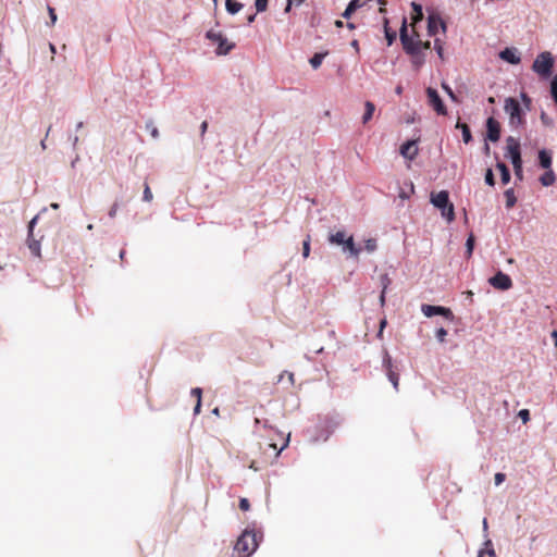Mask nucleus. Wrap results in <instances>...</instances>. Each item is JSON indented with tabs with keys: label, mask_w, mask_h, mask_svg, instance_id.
<instances>
[{
	"label": "nucleus",
	"mask_w": 557,
	"mask_h": 557,
	"mask_svg": "<svg viewBox=\"0 0 557 557\" xmlns=\"http://www.w3.org/2000/svg\"><path fill=\"white\" fill-rule=\"evenodd\" d=\"M263 537L261 531L255 528H246L236 541L234 550L238 553V557H250L259 546Z\"/></svg>",
	"instance_id": "nucleus-1"
},
{
	"label": "nucleus",
	"mask_w": 557,
	"mask_h": 557,
	"mask_svg": "<svg viewBox=\"0 0 557 557\" xmlns=\"http://www.w3.org/2000/svg\"><path fill=\"white\" fill-rule=\"evenodd\" d=\"M556 59L550 51L540 52L532 63V71L540 77L541 81H548L554 75Z\"/></svg>",
	"instance_id": "nucleus-2"
},
{
	"label": "nucleus",
	"mask_w": 557,
	"mask_h": 557,
	"mask_svg": "<svg viewBox=\"0 0 557 557\" xmlns=\"http://www.w3.org/2000/svg\"><path fill=\"white\" fill-rule=\"evenodd\" d=\"M430 202L441 211L442 216L447 222L450 223L455 220V207L449 199V193L447 190L431 193Z\"/></svg>",
	"instance_id": "nucleus-3"
},
{
	"label": "nucleus",
	"mask_w": 557,
	"mask_h": 557,
	"mask_svg": "<svg viewBox=\"0 0 557 557\" xmlns=\"http://www.w3.org/2000/svg\"><path fill=\"white\" fill-rule=\"evenodd\" d=\"M504 110L509 115V125L511 127H523L527 124L525 111L516 98H506Z\"/></svg>",
	"instance_id": "nucleus-4"
},
{
	"label": "nucleus",
	"mask_w": 557,
	"mask_h": 557,
	"mask_svg": "<svg viewBox=\"0 0 557 557\" xmlns=\"http://www.w3.org/2000/svg\"><path fill=\"white\" fill-rule=\"evenodd\" d=\"M399 39L404 51L408 55L419 54L420 50H422V41L420 39H414L408 33V22L406 16H404L401 21L399 28Z\"/></svg>",
	"instance_id": "nucleus-5"
},
{
	"label": "nucleus",
	"mask_w": 557,
	"mask_h": 557,
	"mask_svg": "<svg viewBox=\"0 0 557 557\" xmlns=\"http://www.w3.org/2000/svg\"><path fill=\"white\" fill-rule=\"evenodd\" d=\"M47 208H42L38 214H36L29 222H28V226H27V246H28V249L30 250L32 255L35 256V257H40L41 256V246H40V240L42 239L44 236H40V238H35V235H34V228L40 218V215L42 213H46L47 212Z\"/></svg>",
	"instance_id": "nucleus-6"
},
{
	"label": "nucleus",
	"mask_w": 557,
	"mask_h": 557,
	"mask_svg": "<svg viewBox=\"0 0 557 557\" xmlns=\"http://www.w3.org/2000/svg\"><path fill=\"white\" fill-rule=\"evenodd\" d=\"M206 38L218 45L215 50L218 55H226L235 48V44L230 42L221 32L210 29L206 33Z\"/></svg>",
	"instance_id": "nucleus-7"
},
{
	"label": "nucleus",
	"mask_w": 557,
	"mask_h": 557,
	"mask_svg": "<svg viewBox=\"0 0 557 557\" xmlns=\"http://www.w3.org/2000/svg\"><path fill=\"white\" fill-rule=\"evenodd\" d=\"M421 311L426 318L441 315L448 321L455 320L451 309L444 306L423 304L421 306Z\"/></svg>",
	"instance_id": "nucleus-8"
},
{
	"label": "nucleus",
	"mask_w": 557,
	"mask_h": 557,
	"mask_svg": "<svg viewBox=\"0 0 557 557\" xmlns=\"http://www.w3.org/2000/svg\"><path fill=\"white\" fill-rule=\"evenodd\" d=\"M429 106L436 112L437 115H447V108L441 98L438 91L433 87L425 89Z\"/></svg>",
	"instance_id": "nucleus-9"
},
{
	"label": "nucleus",
	"mask_w": 557,
	"mask_h": 557,
	"mask_svg": "<svg viewBox=\"0 0 557 557\" xmlns=\"http://www.w3.org/2000/svg\"><path fill=\"white\" fill-rule=\"evenodd\" d=\"M440 28L445 34L447 32V24L445 21H443L440 13L432 11L428 16V35L430 37L435 36L438 33Z\"/></svg>",
	"instance_id": "nucleus-10"
},
{
	"label": "nucleus",
	"mask_w": 557,
	"mask_h": 557,
	"mask_svg": "<svg viewBox=\"0 0 557 557\" xmlns=\"http://www.w3.org/2000/svg\"><path fill=\"white\" fill-rule=\"evenodd\" d=\"M506 141L507 146L505 157L508 158L512 164L522 162L521 147L519 140L513 138L512 136H509L507 137Z\"/></svg>",
	"instance_id": "nucleus-11"
},
{
	"label": "nucleus",
	"mask_w": 557,
	"mask_h": 557,
	"mask_svg": "<svg viewBox=\"0 0 557 557\" xmlns=\"http://www.w3.org/2000/svg\"><path fill=\"white\" fill-rule=\"evenodd\" d=\"M488 283L498 290H508L512 287L511 277L500 270L488 278Z\"/></svg>",
	"instance_id": "nucleus-12"
},
{
	"label": "nucleus",
	"mask_w": 557,
	"mask_h": 557,
	"mask_svg": "<svg viewBox=\"0 0 557 557\" xmlns=\"http://www.w3.org/2000/svg\"><path fill=\"white\" fill-rule=\"evenodd\" d=\"M486 134L485 140L496 143L500 138L502 128L500 123L493 116H490L485 121Z\"/></svg>",
	"instance_id": "nucleus-13"
},
{
	"label": "nucleus",
	"mask_w": 557,
	"mask_h": 557,
	"mask_svg": "<svg viewBox=\"0 0 557 557\" xmlns=\"http://www.w3.org/2000/svg\"><path fill=\"white\" fill-rule=\"evenodd\" d=\"M383 368L386 371V375L388 377V381L393 384V387L397 391L398 389V382H399V375L397 373V368L394 367L393 360L391 356L386 352L383 358Z\"/></svg>",
	"instance_id": "nucleus-14"
},
{
	"label": "nucleus",
	"mask_w": 557,
	"mask_h": 557,
	"mask_svg": "<svg viewBox=\"0 0 557 557\" xmlns=\"http://www.w3.org/2000/svg\"><path fill=\"white\" fill-rule=\"evenodd\" d=\"M498 58L511 65H518L521 62L520 53L515 47L504 48L498 52Z\"/></svg>",
	"instance_id": "nucleus-15"
},
{
	"label": "nucleus",
	"mask_w": 557,
	"mask_h": 557,
	"mask_svg": "<svg viewBox=\"0 0 557 557\" xmlns=\"http://www.w3.org/2000/svg\"><path fill=\"white\" fill-rule=\"evenodd\" d=\"M400 154L410 161L414 160L418 154L417 140L408 139L401 144L399 149Z\"/></svg>",
	"instance_id": "nucleus-16"
},
{
	"label": "nucleus",
	"mask_w": 557,
	"mask_h": 557,
	"mask_svg": "<svg viewBox=\"0 0 557 557\" xmlns=\"http://www.w3.org/2000/svg\"><path fill=\"white\" fill-rule=\"evenodd\" d=\"M342 248L343 253L348 257L358 258L361 252V247H358L355 244L354 236L349 235L344 244L339 246Z\"/></svg>",
	"instance_id": "nucleus-17"
},
{
	"label": "nucleus",
	"mask_w": 557,
	"mask_h": 557,
	"mask_svg": "<svg viewBox=\"0 0 557 557\" xmlns=\"http://www.w3.org/2000/svg\"><path fill=\"white\" fill-rule=\"evenodd\" d=\"M553 157L550 150L543 148L537 152V164L543 170L552 169Z\"/></svg>",
	"instance_id": "nucleus-18"
},
{
	"label": "nucleus",
	"mask_w": 557,
	"mask_h": 557,
	"mask_svg": "<svg viewBox=\"0 0 557 557\" xmlns=\"http://www.w3.org/2000/svg\"><path fill=\"white\" fill-rule=\"evenodd\" d=\"M366 5L364 0H350L345 8L344 12L342 13V16L346 20H349L351 15L360 8Z\"/></svg>",
	"instance_id": "nucleus-19"
},
{
	"label": "nucleus",
	"mask_w": 557,
	"mask_h": 557,
	"mask_svg": "<svg viewBox=\"0 0 557 557\" xmlns=\"http://www.w3.org/2000/svg\"><path fill=\"white\" fill-rule=\"evenodd\" d=\"M383 28L387 46H392L396 41L397 33L389 27V20L387 17L383 18Z\"/></svg>",
	"instance_id": "nucleus-20"
},
{
	"label": "nucleus",
	"mask_w": 557,
	"mask_h": 557,
	"mask_svg": "<svg viewBox=\"0 0 557 557\" xmlns=\"http://www.w3.org/2000/svg\"><path fill=\"white\" fill-rule=\"evenodd\" d=\"M496 169L500 173L502 184H504V185L509 184L511 181V173H510L509 168L506 165V163H504L503 161H497Z\"/></svg>",
	"instance_id": "nucleus-21"
},
{
	"label": "nucleus",
	"mask_w": 557,
	"mask_h": 557,
	"mask_svg": "<svg viewBox=\"0 0 557 557\" xmlns=\"http://www.w3.org/2000/svg\"><path fill=\"white\" fill-rule=\"evenodd\" d=\"M539 181L544 187L553 186L556 182V174L553 169L545 170V172L540 176Z\"/></svg>",
	"instance_id": "nucleus-22"
},
{
	"label": "nucleus",
	"mask_w": 557,
	"mask_h": 557,
	"mask_svg": "<svg viewBox=\"0 0 557 557\" xmlns=\"http://www.w3.org/2000/svg\"><path fill=\"white\" fill-rule=\"evenodd\" d=\"M347 235L344 231H337L336 233H331L329 235V243L331 245H336V246H341L342 244L345 243V240L347 239Z\"/></svg>",
	"instance_id": "nucleus-23"
},
{
	"label": "nucleus",
	"mask_w": 557,
	"mask_h": 557,
	"mask_svg": "<svg viewBox=\"0 0 557 557\" xmlns=\"http://www.w3.org/2000/svg\"><path fill=\"white\" fill-rule=\"evenodd\" d=\"M327 54H329V51L313 53L309 59V63L312 66V69H314V70L319 69Z\"/></svg>",
	"instance_id": "nucleus-24"
},
{
	"label": "nucleus",
	"mask_w": 557,
	"mask_h": 557,
	"mask_svg": "<svg viewBox=\"0 0 557 557\" xmlns=\"http://www.w3.org/2000/svg\"><path fill=\"white\" fill-rule=\"evenodd\" d=\"M478 557H496V553L493 547V543L490 539H485L484 549L479 550Z\"/></svg>",
	"instance_id": "nucleus-25"
},
{
	"label": "nucleus",
	"mask_w": 557,
	"mask_h": 557,
	"mask_svg": "<svg viewBox=\"0 0 557 557\" xmlns=\"http://www.w3.org/2000/svg\"><path fill=\"white\" fill-rule=\"evenodd\" d=\"M243 8V3L236 1V0H226L225 1V9L228 14L235 15L237 14Z\"/></svg>",
	"instance_id": "nucleus-26"
},
{
	"label": "nucleus",
	"mask_w": 557,
	"mask_h": 557,
	"mask_svg": "<svg viewBox=\"0 0 557 557\" xmlns=\"http://www.w3.org/2000/svg\"><path fill=\"white\" fill-rule=\"evenodd\" d=\"M375 111V106L371 101H366L364 103V113L362 115V123L367 124L373 116V113Z\"/></svg>",
	"instance_id": "nucleus-27"
},
{
	"label": "nucleus",
	"mask_w": 557,
	"mask_h": 557,
	"mask_svg": "<svg viewBox=\"0 0 557 557\" xmlns=\"http://www.w3.org/2000/svg\"><path fill=\"white\" fill-rule=\"evenodd\" d=\"M504 196L506 198V209H511L517 203V197L515 195L513 188H508L505 190Z\"/></svg>",
	"instance_id": "nucleus-28"
},
{
	"label": "nucleus",
	"mask_w": 557,
	"mask_h": 557,
	"mask_svg": "<svg viewBox=\"0 0 557 557\" xmlns=\"http://www.w3.org/2000/svg\"><path fill=\"white\" fill-rule=\"evenodd\" d=\"M549 81V95L554 102V104L557 107V74H555Z\"/></svg>",
	"instance_id": "nucleus-29"
},
{
	"label": "nucleus",
	"mask_w": 557,
	"mask_h": 557,
	"mask_svg": "<svg viewBox=\"0 0 557 557\" xmlns=\"http://www.w3.org/2000/svg\"><path fill=\"white\" fill-rule=\"evenodd\" d=\"M441 87L453 102H455V103L460 102V99L458 98V96L455 94V91L451 89V87L446 82H442Z\"/></svg>",
	"instance_id": "nucleus-30"
},
{
	"label": "nucleus",
	"mask_w": 557,
	"mask_h": 557,
	"mask_svg": "<svg viewBox=\"0 0 557 557\" xmlns=\"http://www.w3.org/2000/svg\"><path fill=\"white\" fill-rule=\"evenodd\" d=\"M474 246H475V237L472 233H470L466 239V255L468 258H470L472 256Z\"/></svg>",
	"instance_id": "nucleus-31"
},
{
	"label": "nucleus",
	"mask_w": 557,
	"mask_h": 557,
	"mask_svg": "<svg viewBox=\"0 0 557 557\" xmlns=\"http://www.w3.org/2000/svg\"><path fill=\"white\" fill-rule=\"evenodd\" d=\"M410 57L412 58V60H411L412 66L417 70L420 69L425 63V55L422 52V50H420L419 54H414V55H410Z\"/></svg>",
	"instance_id": "nucleus-32"
},
{
	"label": "nucleus",
	"mask_w": 557,
	"mask_h": 557,
	"mask_svg": "<svg viewBox=\"0 0 557 557\" xmlns=\"http://www.w3.org/2000/svg\"><path fill=\"white\" fill-rule=\"evenodd\" d=\"M513 166V172H515V177H516V184L518 182H522L524 176H523V161L522 162H519V163H515L512 164Z\"/></svg>",
	"instance_id": "nucleus-33"
},
{
	"label": "nucleus",
	"mask_w": 557,
	"mask_h": 557,
	"mask_svg": "<svg viewBox=\"0 0 557 557\" xmlns=\"http://www.w3.org/2000/svg\"><path fill=\"white\" fill-rule=\"evenodd\" d=\"M484 181H485L486 185H488L491 187L495 186V183H496L495 175H494L493 170L491 168H488L485 171Z\"/></svg>",
	"instance_id": "nucleus-34"
},
{
	"label": "nucleus",
	"mask_w": 557,
	"mask_h": 557,
	"mask_svg": "<svg viewBox=\"0 0 557 557\" xmlns=\"http://www.w3.org/2000/svg\"><path fill=\"white\" fill-rule=\"evenodd\" d=\"M461 134H462V141L466 145L470 144L473 140L472 133H471V129L469 126H463Z\"/></svg>",
	"instance_id": "nucleus-35"
},
{
	"label": "nucleus",
	"mask_w": 557,
	"mask_h": 557,
	"mask_svg": "<svg viewBox=\"0 0 557 557\" xmlns=\"http://www.w3.org/2000/svg\"><path fill=\"white\" fill-rule=\"evenodd\" d=\"M380 284H381V287H382L381 290H386L387 292V288L392 284V280H391V277L388 276L387 273H384V274H382L380 276Z\"/></svg>",
	"instance_id": "nucleus-36"
},
{
	"label": "nucleus",
	"mask_w": 557,
	"mask_h": 557,
	"mask_svg": "<svg viewBox=\"0 0 557 557\" xmlns=\"http://www.w3.org/2000/svg\"><path fill=\"white\" fill-rule=\"evenodd\" d=\"M47 11H48V14H49V20H50V22L47 23V25L53 26L57 23V20H58L55 10H54V8H52L51 5L48 4L47 5Z\"/></svg>",
	"instance_id": "nucleus-37"
},
{
	"label": "nucleus",
	"mask_w": 557,
	"mask_h": 557,
	"mask_svg": "<svg viewBox=\"0 0 557 557\" xmlns=\"http://www.w3.org/2000/svg\"><path fill=\"white\" fill-rule=\"evenodd\" d=\"M377 248V243H376V239L374 238H369L364 242V249L368 251V252H373L375 251Z\"/></svg>",
	"instance_id": "nucleus-38"
},
{
	"label": "nucleus",
	"mask_w": 557,
	"mask_h": 557,
	"mask_svg": "<svg viewBox=\"0 0 557 557\" xmlns=\"http://www.w3.org/2000/svg\"><path fill=\"white\" fill-rule=\"evenodd\" d=\"M152 198H153L152 191H151L148 183L145 182L144 191H143V200L149 202L152 200Z\"/></svg>",
	"instance_id": "nucleus-39"
},
{
	"label": "nucleus",
	"mask_w": 557,
	"mask_h": 557,
	"mask_svg": "<svg viewBox=\"0 0 557 557\" xmlns=\"http://www.w3.org/2000/svg\"><path fill=\"white\" fill-rule=\"evenodd\" d=\"M434 50L438 58L444 59V48L440 38L434 39Z\"/></svg>",
	"instance_id": "nucleus-40"
},
{
	"label": "nucleus",
	"mask_w": 557,
	"mask_h": 557,
	"mask_svg": "<svg viewBox=\"0 0 557 557\" xmlns=\"http://www.w3.org/2000/svg\"><path fill=\"white\" fill-rule=\"evenodd\" d=\"M411 9L416 13L418 20H421L423 17L422 4L418 2H411Z\"/></svg>",
	"instance_id": "nucleus-41"
},
{
	"label": "nucleus",
	"mask_w": 557,
	"mask_h": 557,
	"mask_svg": "<svg viewBox=\"0 0 557 557\" xmlns=\"http://www.w3.org/2000/svg\"><path fill=\"white\" fill-rule=\"evenodd\" d=\"M304 2L305 0H287L284 12L289 13L293 7H300Z\"/></svg>",
	"instance_id": "nucleus-42"
},
{
	"label": "nucleus",
	"mask_w": 557,
	"mask_h": 557,
	"mask_svg": "<svg viewBox=\"0 0 557 557\" xmlns=\"http://www.w3.org/2000/svg\"><path fill=\"white\" fill-rule=\"evenodd\" d=\"M447 336V331L443 326L435 331V337L440 343H444Z\"/></svg>",
	"instance_id": "nucleus-43"
},
{
	"label": "nucleus",
	"mask_w": 557,
	"mask_h": 557,
	"mask_svg": "<svg viewBox=\"0 0 557 557\" xmlns=\"http://www.w3.org/2000/svg\"><path fill=\"white\" fill-rule=\"evenodd\" d=\"M269 0H255L256 11L258 13L264 12L268 8Z\"/></svg>",
	"instance_id": "nucleus-44"
},
{
	"label": "nucleus",
	"mask_w": 557,
	"mask_h": 557,
	"mask_svg": "<svg viewBox=\"0 0 557 557\" xmlns=\"http://www.w3.org/2000/svg\"><path fill=\"white\" fill-rule=\"evenodd\" d=\"M146 129L150 131V134L153 138H158L159 137V131L158 128L153 125V122L152 121H149L146 123Z\"/></svg>",
	"instance_id": "nucleus-45"
},
{
	"label": "nucleus",
	"mask_w": 557,
	"mask_h": 557,
	"mask_svg": "<svg viewBox=\"0 0 557 557\" xmlns=\"http://www.w3.org/2000/svg\"><path fill=\"white\" fill-rule=\"evenodd\" d=\"M310 255V237L308 236L307 239L302 242V257L308 258Z\"/></svg>",
	"instance_id": "nucleus-46"
},
{
	"label": "nucleus",
	"mask_w": 557,
	"mask_h": 557,
	"mask_svg": "<svg viewBox=\"0 0 557 557\" xmlns=\"http://www.w3.org/2000/svg\"><path fill=\"white\" fill-rule=\"evenodd\" d=\"M518 418L521 419L523 423L530 421V411L528 409H521L518 412Z\"/></svg>",
	"instance_id": "nucleus-47"
},
{
	"label": "nucleus",
	"mask_w": 557,
	"mask_h": 557,
	"mask_svg": "<svg viewBox=\"0 0 557 557\" xmlns=\"http://www.w3.org/2000/svg\"><path fill=\"white\" fill-rule=\"evenodd\" d=\"M520 98H521V100H522V102H523V104H524L525 109H527V110H530V109H531L532 100H531V98L528 96V94H525V92H523V91H522V92L520 94Z\"/></svg>",
	"instance_id": "nucleus-48"
},
{
	"label": "nucleus",
	"mask_w": 557,
	"mask_h": 557,
	"mask_svg": "<svg viewBox=\"0 0 557 557\" xmlns=\"http://www.w3.org/2000/svg\"><path fill=\"white\" fill-rule=\"evenodd\" d=\"M540 119H541V122L546 125V126H550L553 125V119L549 117L546 112L542 111L541 112V115H540Z\"/></svg>",
	"instance_id": "nucleus-49"
},
{
	"label": "nucleus",
	"mask_w": 557,
	"mask_h": 557,
	"mask_svg": "<svg viewBox=\"0 0 557 557\" xmlns=\"http://www.w3.org/2000/svg\"><path fill=\"white\" fill-rule=\"evenodd\" d=\"M238 506H239V509H240V510H243V511H247V510H249V508H250V503H249V500H248L247 498L242 497V498L239 499V504H238Z\"/></svg>",
	"instance_id": "nucleus-50"
},
{
	"label": "nucleus",
	"mask_w": 557,
	"mask_h": 557,
	"mask_svg": "<svg viewBox=\"0 0 557 557\" xmlns=\"http://www.w3.org/2000/svg\"><path fill=\"white\" fill-rule=\"evenodd\" d=\"M506 480L505 473L497 472L494 476L495 485H500Z\"/></svg>",
	"instance_id": "nucleus-51"
},
{
	"label": "nucleus",
	"mask_w": 557,
	"mask_h": 557,
	"mask_svg": "<svg viewBox=\"0 0 557 557\" xmlns=\"http://www.w3.org/2000/svg\"><path fill=\"white\" fill-rule=\"evenodd\" d=\"M465 295V305H471L473 302V292L467 290L463 293Z\"/></svg>",
	"instance_id": "nucleus-52"
},
{
	"label": "nucleus",
	"mask_w": 557,
	"mask_h": 557,
	"mask_svg": "<svg viewBox=\"0 0 557 557\" xmlns=\"http://www.w3.org/2000/svg\"><path fill=\"white\" fill-rule=\"evenodd\" d=\"M190 395L196 397L197 400H201V396H202V388L200 387H194L191 388L190 391Z\"/></svg>",
	"instance_id": "nucleus-53"
},
{
	"label": "nucleus",
	"mask_w": 557,
	"mask_h": 557,
	"mask_svg": "<svg viewBox=\"0 0 557 557\" xmlns=\"http://www.w3.org/2000/svg\"><path fill=\"white\" fill-rule=\"evenodd\" d=\"M117 209H119V203H117V202H114V203L111 206V208H110V210H109V212H108L109 218L114 219V218H115V215H116V213H117Z\"/></svg>",
	"instance_id": "nucleus-54"
},
{
	"label": "nucleus",
	"mask_w": 557,
	"mask_h": 557,
	"mask_svg": "<svg viewBox=\"0 0 557 557\" xmlns=\"http://www.w3.org/2000/svg\"><path fill=\"white\" fill-rule=\"evenodd\" d=\"M69 140H70V141H71V144H72V149H73V150H76V148H77V144H78V136H77V135H72V134H70V135H69Z\"/></svg>",
	"instance_id": "nucleus-55"
},
{
	"label": "nucleus",
	"mask_w": 557,
	"mask_h": 557,
	"mask_svg": "<svg viewBox=\"0 0 557 557\" xmlns=\"http://www.w3.org/2000/svg\"><path fill=\"white\" fill-rule=\"evenodd\" d=\"M201 411V400H197L195 407H194V414L197 416Z\"/></svg>",
	"instance_id": "nucleus-56"
},
{
	"label": "nucleus",
	"mask_w": 557,
	"mask_h": 557,
	"mask_svg": "<svg viewBox=\"0 0 557 557\" xmlns=\"http://www.w3.org/2000/svg\"><path fill=\"white\" fill-rule=\"evenodd\" d=\"M208 129V122L203 121L200 125V135L203 136Z\"/></svg>",
	"instance_id": "nucleus-57"
},
{
	"label": "nucleus",
	"mask_w": 557,
	"mask_h": 557,
	"mask_svg": "<svg viewBox=\"0 0 557 557\" xmlns=\"http://www.w3.org/2000/svg\"><path fill=\"white\" fill-rule=\"evenodd\" d=\"M386 323H387V322H386V319H383V320H381V321H380V330H379V332H377V336H379V337L382 335V333H383V329L385 327Z\"/></svg>",
	"instance_id": "nucleus-58"
},
{
	"label": "nucleus",
	"mask_w": 557,
	"mask_h": 557,
	"mask_svg": "<svg viewBox=\"0 0 557 557\" xmlns=\"http://www.w3.org/2000/svg\"><path fill=\"white\" fill-rule=\"evenodd\" d=\"M385 299H386V290H381V294H380V297H379V300H380V304L382 306L385 305Z\"/></svg>",
	"instance_id": "nucleus-59"
},
{
	"label": "nucleus",
	"mask_w": 557,
	"mask_h": 557,
	"mask_svg": "<svg viewBox=\"0 0 557 557\" xmlns=\"http://www.w3.org/2000/svg\"><path fill=\"white\" fill-rule=\"evenodd\" d=\"M482 525H483L484 536H485L486 539H488V537H487V529H488V524H487V519H486V518H484V519H483V521H482Z\"/></svg>",
	"instance_id": "nucleus-60"
},
{
	"label": "nucleus",
	"mask_w": 557,
	"mask_h": 557,
	"mask_svg": "<svg viewBox=\"0 0 557 557\" xmlns=\"http://www.w3.org/2000/svg\"><path fill=\"white\" fill-rule=\"evenodd\" d=\"M350 46L355 49L357 53H359V41L357 39L351 40Z\"/></svg>",
	"instance_id": "nucleus-61"
},
{
	"label": "nucleus",
	"mask_w": 557,
	"mask_h": 557,
	"mask_svg": "<svg viewBox=\"0 0 557 557\" xmlns=\"http://www.w3.org/2000/svg\"><path fill=\"white\" fill-rule=\"evenodd\" d=\"M463 126H469V125H468V124H466V123H463V122H461V121H457V123H456V125H455V127H456L457 129H460V131H462V127H463Z\"/></svg>",
	"instance_id": "nucleus-62"
},
{
	"label": "nucleus",
	"mask_w": 557,
	"mask_h": 557,
	"mask_svg": "<svg viewBox=\"0 0 557 557\" xmlns=\"http://www.w3.org/2000/svg\"><path fill=\"white\" fill-rule=\"evenodd\" d=\"M490 151H491L490 145L487 143H485L484 147H483V153L488 156Z\"/></svg>",
	"instance_id": "nucleus-63"
},
{
	"label": "nucleus",
	"mask_w": 557,
	"mask_h": 557,
	"mask_svg": "<svg viewBox=\"0 0 557 557\" xmlns=\"http://www.w3.org/2000/svg\"><path fill=\"white\" fill-rule=\"evenodd\" d=\"M398 196L401 199H408L409 198V194L407 191H405V190H400Z\"/></svg>",
	"instance_id": "nucleus-64"
}]
</instances>
